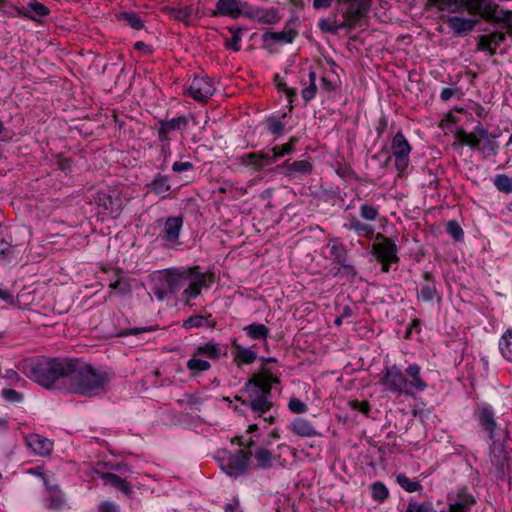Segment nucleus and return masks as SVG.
<instances>
[{"instance_id": "nucleus-57", "label": "nucleus", "mask_w": 512, "mask_h": 512, "mask_svg": "<svg viewBox=\"0 0 512 512\" xmlns=\"http://www.w3.org/2000/svg\"><path fill=\"white\" fill-rule=\"evenodd\" d=\"M258 156L261 164V169L277 161V158L275 156L274 151H272V148L268 149L267 151L258 152Z\"/></svg>"}, {"instance_id": "nucleus-45", "label": "nucleus", "mask_w": 512, "mask_h": 512, "mask_svg": "<svg viewBox=\"0 0 512 512\" xmlns=\"http://www.w3.org/2000/svg\"><path fill=\"white\" fill-rule=\"evenodd\" d=\"M308 77L309 85L301 91V96L305 102H309L310 100H312L317 92L316 72L311 70L308 74Z\"/></svg>"}, {"instance_id": "nucleus-2", "label": "nucleus", "mask_w": 512, "mask_h": 512, "mask_svg": "<svg viewBox=\"0 0 512 512\" xmlns=\"http://www.w3.org/2000/svg\"><path fill=\"white\" fill-rule=\"evenodd\" d=\"M379 383L386 391L407 398L415 397L428 387L416 363L409 364L404 371L396 364L385 366Z\"/></svg>"}, {"instance_id": "nucleus-26", "label": "nucleus", "mask_w": 512, "mask_h": 512, "mask_svg": "<svg viewBox=\"0 0 512 512\" xmlns=\"http://www.w3.org/2000/svg\"><path fill=\"white\" fill-rule=\"evenodd\" d=\"M344 228L368 240L376 238L375 227L369 223L362 222L355 216L349 218V221L344 224Z\"/></svg>"}, {"instance_id": "nucleus-33", "label": "nucleus", "mask_w": 512, "mask_h": 512, "mask_svg": "<svg viewBox=\"0 0 512 512\" xmlns=\"http://www.w3.org/2000/svg\"><path fill=\"white\" fill-rule=\"evenodd\" d=\"M190 120L195 124V117L192 114L181 115L168 120H159V125L165 126L166 129L171 131H184L187 129Z\"/></svg>"}, {"instance_id": "nucleus-63", "label": "nucleus", "mask_w": 512, "mask_h": 512, "mask_svg": "<svg viewBox=\"0 0 512 512\" xmlns=\"http://www.w3.org/2000/svg\"><path fill=\"white\" fill-rule=\"evenodd\" d=\"M160 154L163 157V162L158 166V169L165 170L168 157L171 155L170 144L160 145Z\"/></svg>"}, {"instance_id": "nucleus-27", "label": "nucleus", "mask_w": 512, "mask_h": 512, "mask_svg": "<svg viewBox=\"0 0 512 512\" xmlns=\"http://www.w3.org/2000/svg\"><path fill=\"white\" fill-rule=\"evenodd\" d=\"M288 428L292 433L303 438H312L320 435L313 424L303 417L295 418Z\"/></svg>"}, {"instance_id": "nucleus-59", "label": "nucleus", "mask_w": 512, "mask_h": 512, "mask_svg": "<svg viewBox=\"0 0 512 512\" xmlns=\"http://www.w3.org/2000/svg\"><path fill=\"white\" fill-rule=\"evenodd\" d=\"M319 27L323 32L337 34L338 27L336 21H331L329 19H321L319 21Z\"/></svg>"}, {"instance_id": "nucleus-60", "label": "nucleus", "mask_w": 512, "mask_h": 512, "mask_svg": "<svg viewBox=\"0 0 512 512\" xmlns=\"http://www.w3.org/2000/svg\"><path fill=\"white\" fill-rule=\"evenodd\" d=\"M192 170H194V165L190 161H185V162L176 161L172 165V171L176 172V173H182V172L192 171Z\"/></svg>"}, {"instance_id": "nucleus-54", "label": "nucleus", "mask_w": 512, "mask_h": 512, "mask_svg": "<svg viewBox=\"0 0 512 512\" xmlns=\"http://www.w3.org/2000/svg\"><path fill=\"white\" fill-rule=\"evenodd\" d=\"M335 268L337 269L335 275L344 276L349 279H353L357 274V271L351 260H348L342 265L335 266Z\"/></svg>"}, {"instance_id": "nucleus-42", "label": "nucleus", "mask_w": 512, "mask_h": 512, "mask_svg": "<svg viewBox=\"0 0 512 512\" xmlns=\"http://www.w3.org/2000/svg\"><path fill=\"white\" fill-rule=\"evenodd\" d=\"M118 19L124 21L127 25L135 30L144 28V22L140 16L134 12H121Z\"/></svg>"}, {"instance_id": "nucleus-3", "label": "nucleus", "mask_w": 512, "mask_h": 512, "mask_svg": "<svg viewBox=\"0 0 512 512\" xmlns=\"http://www.w3.org/2000/svg\"><path fill=\"white\" fill-rule=\"evenodd\" d=\"M435 3L442 12L459 14L467 11L472 16L503 23L512 33V11L500 9L493 0H436Z\"/></svg>"}, {"instance_id": "nucleus-51", "label": "nucleus", "mask_w": 512, "mask_h": 512, "mask_svg": "<svg viewBox=\"0 0 512 512\" xmlns=\"http://www.w3.org/2000/svg\"><path fill=\"white\" fill-rule=\"evenodd\" d=\"M446 232L454 241L460 242L464 239V231L456 220H450L446 224Z\"/></svg>"}, {"instance_id": "nucleus-12", "label": "nucleus", "mask_w": 512, "mask_h": 512, "mask_svg": "<svg viewBox=\"0 0 512 512\" xmlns=\"http://www.w3.org/2000/svg\"><path fill=\"white\" fill-rule=\"evenodd\" d=\"M391 150L394 157L395 168L400 174L404 173L410 163L409 155L412 148L401 131L394 135L391 142Z\"/></svg>"}, {"instance_id": "nucleus-46", "label": "nucleus", "mask_w": 512, "mask_h": 512, "mask_svg": "<svg viewBox=\"0 0 512 512\" xmlns=\"http://www.w3.org/2000/svg\"><path fill=\"white\" fill-rule=\"evenodd\" d=\"M493 184L500 192L512 193V179L506 174H497L493 179Z\"/></svg>"}, {"instance_id": "nucleus-9", "label": "nucleus", "mask_w": 512, "mask_h": 512, "mask_svg": "<svg viewBox=\"0 0 512 512\" xmlns=\"http://www.w3.org/2000/svg\"><path fill=\"white\" fill-rule=\"evenodd\" d=\"M252 451L237 450L220 459V468L230 477H240L248 472Z\"/></svg>"}, {"instance_id": "nucleus-47", "label": "nucleus", "mask_w": 512, "mask_h": 512, "mask_svg": "<svg viewBox=\"0 0 512 512\" xmlns=\"http://www.w3.org/2000/svg\"><path fill=\"white\" fill-rule=\"evenodd\" d=\"M405 512H435L431 501L417 502L410 500Z\"/></svg>"}, {"instance_id": "nucleus-55", "label": "nucleus", "mask_w": 512, "mask_h": 512, "mask_svg": "<svg viewBox=\"0 0 512 512\" xmlns=\"http://www.w3.org/2000/svg\"><path fill=\"white\" fill-rule=\"evenodd\" d=\"M229 31L232 33V38L228 40L225 45L227 48L233 50V51H239L241 49V28H229Z\"/></svg>"}, {"instance_id": "nucleus-34", "label": "nucleus", "mask_w": 512, "mask_h": 512, "mask_svg": "<svg viewBox=\"0 0 512 512\" xmlns=\"http://www.w3.org/2000/svg\"><path fill=\"white\" fill-rule=\"evenodd\" d=\"M287 113H282L281 116L272 114L265 120L266 130L276 138L281 137L285 133V123L283 121L286 118Z\"/></svg>"}, {"instance_id": "nucleus-14", "label": "nucleus", "mask_w": 512, "mask_h": 512, "mask_svg": "<svg viewBox=\"0 0 512 512\" xmlns=\"http://www.w3.org/2000/svg\"><path fill=\"white\" fill-rule=\"evenodd\" d=\"M214 93V82L207 76L194 77L187 89V95L198 102H207Z\"/></svg>"}, {"instance_id": "nucleus-8", "label": "nucleus", "mask_w": 512, "mask_h": 512, "mask_svg": "<svg viewBox=\"0 0 512 512\" xmlns=\"http://www.w3.org/2000/svg\"><path fill=\"white\" fill-rule=\"evenodd\" d=\"M474 415L478 421L479 426L488 433L491 440L501 441L506 437V433L501 431L496 422L494 409L487 403H481L475 409Z\"/></svg>"}, {"instance_id": "nucleus-31", "label": "nucleus", "mask_w": 512, "mask_h": 512, "mask_svg": "<svg viewBox=\"0 0 512 512\" xmlns=\"http://www.w3.org/2000/svg\"><path fill=\"white\" fill-rule=\"evenodd\" d=\"M326 247L329 249L330 256L333 258L334 263H336L337 266L350 260L348 257L347 247L337 239H330Z\"/></svg>"}, {"instance_id": "nucleus-64", "label": "nucleus", "mask_w": 512, "mask_h": 512, "mask_svg": "<svg viewBox=\"0 0 512 512\" xmlns=\"http://www.w3.org/2000/svg\"><path fill=\"white\" fill-rule=\"evenodd\" d=\"M169 130L165 128V126L159 125L158 131H157V137L158 140L161 142V145L164 144H170L171 139L168 136Z\"/></svg>"}, {"instance_id": "nucleus-48", "label": "nucleus", "mask_w": 512, "mask_h": 512, "mask_svg": "<svg viewBox=\"0 0 512 512\" xmlns=\"http://www.w3.org/2000/svg\"><path fill=\"white\" fill-rule=\"evenodd\" d=\"M208 325V319L203 315H192L183 321L184 329L201 328Z\"/></svg>"}, {"instance_id": "nucleus-41", "label": "nucleus", "mask_w": 512, "mask_h": 512, "mask_svg": "<svg viewBox=\"0 0 512 512\" xmlns=\"http://www.w3.org/2000/svg\"><path fill=\"white\" fill-rule=\"evenodd\" d=\"M396 481L407 492H419L422 490V485L419 481L411 480L404 473H400L396 476Z\"/></svg>"}, {"instance_id": "nucleus-23", "label": "nucleus", "mask_w": 512, "mask_h": 512, "mask_svg": "<svg viewBox=\"0 0 512 512\" xmlns=\"http://www.w3.org/2000/svg\"><path fill=\"white\" fill-rule=\"evenodd\" d=\"M147 189L150 193H153L161 199H166L170 195L172 186L167 175L157 173L153 180L147 184Z\"/></svg>"}, {"instance_id": "nucleus-7", "label": "nucleus", "mask_w": 512, "mask_h": 512, "mask_svg": "<svg viewBox=\"0 0 512 512\" xmlns=\"http://www.w3.org/2000/svg\"><path fill=\"white\" fill-rule=\"evenodd\" d=\"M460 141L471 149L481 151L485 157L496 155L499 147L498 142L480 122H478L472 132L462 133Z\"/></svg>"}, {"instance_id": "nucleus-17", "label": "nucleus", "mask_w": 512, "mask_h": 512, "mask_svg": "<svg viewBox=\"0 0 512 512\" xmlns=\"http://www.w3.org/2000/svg\"><path fill=\"white\" fill-rule=\"evenodd\" d=\"M153 282L152 292L159 301L165 300L170 295H175L172 268L160 272L159 275L153 279Z\"/></svg>"}, {"instance_id": "nucleus-13", "label": "nucleus", "mask_w": 512, "mask_h": 512, "mask_svg": "<svg viewBox=\"0 0 512 512\" xmlns=\"http://www.w3.org/2000/svg\"><path fill=\"white\" fill-rule=\"evenodd\" d=\"M375 239L378 240V242L373 243L371 253L378 261L399 262L398 247L394 240L380 233L376 234Z\"/></svg>"}, {"instance_id": "nucleus-35", "label": "nucleus", "mask_w": 512, "mask_h": 512, "mask_svg": "<svg viewBox=\"0 0 512 512\" xmlns=\"http://www.w3.org/2000/svg\"><path fill=\"white\" fill-rule=\"evenodd\" d=\"M257 463V468L260 469H269L273 466V462L275 457L272 452L264 447H257L254 451H252V455Z\"/></svg>"}, {"instance_id": "nucleus-43", "label": "nucleus", "mask_w": 512, "mask_h": 512, "mask_svg": "<svg viewBox=\"0 0 512 512\" xmlns=\"http://www.w3.org/2000/svg\"><path fill=\"white\" fill-rule=\"evenodd\" d=\"M359 214L360 217L367 222H374L380 216L379 209L367 202L360 205Z\"/></svg>"}, {"instance_id": "nucleus-1", "label": "nucleus", "mask_w": 512, "mask_h": 512, "mask_svg": "<svg viewBox=\"0 0 512 512\" xmlns=\"http://www.w3.org/2000/svg\"><path fill=\"white\" fill-rule=\"evenodd\" d=\"M279 382L277 375L267 368H262L245 382L240 394L235 396V400L251 411L254 417L262 418L272 424L276 419L272 413L274 406L272 387Z\"/></svg>"}, {"instance_id": "nucleus-21", "label": "nucleus", "mask_w": 512, "mask_h": 512, "mask_svg": "<svg viewBox=\"0 0 512 512\" xmlns=\"http://www.w3.org/2000/svg\"><path fill=\"white\" fill-rule=\"evenodd\" d=\"M297 31L290 23H286L284 30L280 32L267 31L262 35V41L266 46H272L277 42L290 44L297 36Z\"/></svg>"}, {"instance_id": "nucleus-62", "label": "nucleus", "mask_w": 512, "mask_h": 512, "mask_svg": "<svg viewBox=\"0 0 512 512\" xmlns=\"http://www.w3.org/2000/svg\"><path fill=\"white\" fill-rule=\"evenodd\" d=\"M98 512H119V506L113 501H103L98 506Z\"/></svg>"}, {"instance_id": "nucleus-30", "label": "nucleus", "mask_w": 512, "mask_h": 512, "mask_svg": "<svg viewBox=\"0 0 512 512\" xmlns=\"http://www.w3.org/2000/svg\"><path fill=\"white\" fill-rule=\"evenodd\" d=\"M508 456L502 445L495 446L493 449V456L491 459L492 465L495 468V474L498 478L505 477L509 470Z\"/></svg>"}, {"instance_id": "nucleus-6", "label": "nucleus", "mask_w": 512, "mask_h": 512, "mask_svg": "<svg viewBox=\"0 0 512 512\" xmlns=\"http://www.w3.org/2000/svg\"><path fill=\"white\" fill-rule=\"evenodd\" d=\"M172 279L175 296L180 295L186 302L196 299L202 289L209 288L212 283L199 266L173 267Z\"/></svg>"}, {"instance_id": "nucleus-18", "label": "nucleus", "mask_w": 512, "mask_h": 512, "mask_svg": "<svg viewBox=\"0 0 512 512\" xmlns=\"http://www.w3.org/2000/svg\"><path fill=\"white\" fill-rule=\"evenodd\" d=\"M245 17L263 24H275L281 19L277 8H260L252 7L250 5L245 12Z\"/></svg>"}, {"instance_id": "nucleus-24", "label": "nucleus", "mask_w": 512, "mask_h": 512, "mask_svg": "<svg viewBox=\"0 0 512 512\" xmlns=\"http://www.w3.org/2000/svg\"><path fill=\"white\" fill-rule=\"evenodd\" d=\"M422 278L425 283L422 285L421 289L417 291V299L424 302H431L438 296L435 277L432 272L425 271L422 274Z\"/></svg>"}, {"instance_id": "nucleus-38", "label": "nucleus", "mask_w": 512, "mask_h": 512, "mask_svg": "<svg viewBox=\"0 0 512 512\" xmlns=\"http://www.w3.org/2000/svg\"><path fill=\"white\" fill-rule=\"evenodd\" d=\"M196 9L193 5H186L181 7H173L170 9V15L179 21L188 23L195 15Z\"/></svg>"}, {"instance_id": "nucleus-25", "label": "nucleus", "mask_w": 512, "mask_h": 512, "mask_svg": "<svg viewBox=\"0 0 512 512\" xmlns=\"http://www.w3.org/2000/svg\"><path fill=\"white\" fill-rule=\"evenodd\" d=\"M27 446L39 456H47L53 450V442L39 434H30L26 437Z\"/></svg>"}, {"instance_id": "nucleus-39", "label": "nucleus", "mask_w": 512, "mask_h": 512, "mask_svg": "<svg viewBox=\"0 0 512 512\" xmlns=\"http://www.w3.org/2000/svg\"><path fill=\"white\" fill-rule=\"evenodd\" d=\"M186 367L192 373L198 374L210 370L211 364L209 361L201 359L200 356L193 355L192 358L187 361Z\"/></svg>"}, {"instance_id": "nucleus-16", "label": "nucleus", "mask_w": 512, "mask_h": 512, "mask_svg": "<svg viewBox=\"0 0 512 512\" xmlns=\"http://www.w3.org/2000/svg\"><path fill=\"white\" fill-rule=\"evenodd\" d=\"M337 2L346 19L359 21L370 10V0H337Z\"/></svg>"}, {"instance_id": "nucleus-22", "label": "nucleus", "mask_w": 512, "mask_h": 512, "mask_svg": "<svg viewBox=\"0 0 512 512\" xmlns=\"http://www.w3.org/2000/svg\"><path fill=\"white\" fill-rule=\"evenodd\" d=\"M227 346L209 341L198 345L194 350V356L205 357L213 361H218L222 356H226Z\"/></svg>"}, {"instance_id": "nucleus-52", "label": "nucleus", "mask_w": 512, "mask_h": 512, "mask_svg": "<svg viewBox=\"0 0 512 512\" xmlns=\"http://www.w3.org/2000/svg\"><path fill=\"white\" fill-rule=\"evenodd\" d=\"M109 288L116 290L120 295H128L132 290L129 279L127 278H119L116 281L111 282L109 284Z\"/></svg>"}, {"instance_id": "nucleus-10", "label": "nucleus", "mask_w": 512, "mask_h": 512, "mask_svg": "<svg viewBox=\"0 0 512 512\" xmlns=\"http://www.w3.org/2000/svg\"><path fill=\"white\" fill-rule=\"evenodd\" d=\"M183 224L184 220L182 216L168 217L162 224L157 239L167 248L178 249L181 245L180 234Z\"/></svg>"}, {"instance_id": "nucleus-36", "label": "nucleus", "mask_w": 512, "mask_h": 512, "mask_svg": "<svg viewBox=\"0 0 512 512\" xmlns=\"http://www.w3.org/2000/svg\"><path fill=\"white\" fill-rule=\"evenodd\" d=\"M247 337L252 340H259L266 342L270 336V330L264 324L251 323L243 328Z\"/></svg>"}, {"instance_id": "nucleus-28", "label": "nucleus", "mask_w": 512, "mask_h": 512, "mask_svg": "<svg viewBox=\"0 0 512 512\" xmlns=\"http://www.w3.org/2000/svg\"><path fill=\"white\" fill-rule=\"evenodd\" d=\"M279 168L285 169L283 174L287 177L295 175H309L312 172L313 165L309 160H298L290 163L286 160Z\"/></svg>"}, {"instance_id": "nucleus-44", "label": "nucleus", "mask_w": 512, "mask_h": 512, "mask_svg": "<svg viewBox=\"0 0 512 512\" xmlns=\"http://www.w3.org/2000/svg\"><path fill=\"white\" fill-rule=\"evenodd\" d=\"M297 143L298 138L292 136L287 143L272 147V151H274L275 156L278 160L286 155L291 154L294 151Z\"/></svg>"}, {"instance_id": "nucleus-53", "label": "nucleus", "mask_w": 512, "mask_h": 512, "mask_svg": "<svg viewBox=\"0 0 512 512\" xmlns=\"http://www.w3.org/2000/svg\"><path fill=\"white\" fill-rule=\"evenodd\" d=\"M26 9L28 12L33 13V15L31 16L32 18H34L35 16L45 17L50 12L49 9L45 5H43L42 3L37 2V1L29 2L27 4Z\"/></svg>"}, {"instance_id": "nucleus-32", "label": "nucleus", "mask_w": 512, "mask_h": 512, "mask_svg": "<svg viewBox=\"0 0 512 512\" xmlns=\"http://www.w3.org/2000/svg\"><path fill=\"white\" fill-rule=\"evenodd\" d=\"M97 473L99 474V477L102 479L105 485H109L121 491L124 494H129L131 492L130 484L126 480L119 477L118 475L109 472Z\"/></svg>"}, {"instance_id": "nucleus-11", "label": "nucleus", "mask_w": 512, "mask_h": 512, "mask_svg": "<svg viewBox=\"0 0 512 512\" xmlns=\"http://www.w3.org/2000/svg\"><path fill=\"white\" fill-rule=\"evenodd\" d=\"M447 509L440 512H472L476 504L475 497L467 488L452 490L447 494Z\"/></svg>"}, {"instance_id": "nucleus-5", "label": "nucleus", "mask_w": 512, "mask_h": 512, "mask_svg": "<svg viewBox=\"0 0 512 512\" xmlns=\"http://www.w3.org/2000/svg\"><path fill=\"white\" fill-rule=\"evenodd\" d=\"M72 359L49 358L36 362L29 377L46 389H65Z\"/></svg>"}, {"instance_id": "nucleus-19", "label": "nucleus", "mask_w": 512, "mask_h": 512, "mask_svg": "<svg viewBox=\"0 0 512 512\" xmlns=\"http://www.w3.org/2000/svg\"><path fill=\"white\" fill-rule=\"evenodd\" d=\"M442 19L451 28L456 36H462L470 33L474 30L478 24V20L475 18H466L459 16H447L442 15Z\"/></svg>"}, {"instance_id": "nucleus-37", "label": "nucleus", "mask_w": 512, "mask_h": 512, "mask_svg": "<svg viewBox=\"0 0 512 512\" xmlns=\"http://www.w3.org/2000/svg\"><path fill=\"white\" fill-rule=\"evenodd\" d=\"M499 350L507 361L512 362V329L506 330L500 337Z\"/></svg>"}, {"instance_id": "nucleus-61", "label": "nucleus", "mask_w": 512, "mask_h": 512, "mask_svg": "<svg viewBox=\"0 0 512 512\" xmlns=\"http://www.w3.org/2000/svg\"><path fill=\"white\" fill-rule=\"evenodd\" d=\"M350 406L353 410L359 411V412L363 413L364 415H368V413L370 412V405L366 401L360 402V401L354 400V401L350 402Z\"/></svg>"}, {"instance_id": "nucleus-15", "label": "nucleus", "mask_w": 512, "mask_h": 512, "mask_svg": "<svg viewBox=\"0 0 512 512\" xmlns=\"http://www.w3.org/2000/svg\"><path fill=\"white\" fill-rule=\"evenodd\" d=\"M249 4L241 0H217L215 9L211 12L213 17H230L237 19L245 16Z\"/></svg>"}, {"instance_id": "nucleus-49", "label": "nucleus", "mask_w": 512, "mask_h": 512, "mask_svg": "<svg viewBox=\"0 0 512 512\" xmlns=\"http://www.w3.org/2000/svg\"><path fill=\"white\" fill-rule=\"evenodd\" d=\"M371 495L375 501L384 502L388 498L389 491L382 482H375L371 486Z\"/></svg>"}, {"instance_id": "nucleus-56", "label": "nucleus", "mask_w": 512, "mask_h": 512, "mask_svg": "<svg viewBox=\"0 0 512 512\" xmlns=\"http://www.w3.org/2000/svg\"><path fill=\"white\" fill-rule=\"evenodd\" d=\"M288 409L294 414H304L308 411V406L298 398H291L288 402Z\"/></svg>"}, {"instance_id": "nucleus-4", "label": "nucleus", "mask_w": 512, "mask_h": 512, "mask_svg": "<svg viewBox=\"0 0 512 512\" xmlns=\"http://www.w3.org/2000/svg\"><path fill=\"white\" fill-rule=\"evenodd\" d=\"M110 378L106 371L72 359L66 390L87 397L104 393Z\"/></svg>"}, {"instance_id": "nucleus-58", "label": "nucleus", "mask_w": 512, "mask_h": 512, "mask_svg": "<svg viewBox=\"0 0 512 512\" xmlns=\"http://www.w3.org/2000/svg\"><path fill=\"white\" fill-rule=\"evenodd\" d=\"M1 396L4 400L11 403H19L23 400V395L16 390L13 389H3L1 391Z\"/></svg>"}, {"instance_id": "nucleus-20", "label": "nucleus", "mask_w": 512, "mask_h": 512, "mask_svg": "<svg viewBox=\"0 0 512 512\" xmlns=\"http://www.w3.org/2000/svg\"><path fill=\"white\" fill-rule=\"evenodd\" d=\"M505 40L506 35L503 32L494 31L489 34L480 35L477 38V49L479 51H486L489 56H493Z\"/></svg>"}, {"instance_id": "nucleus-50", "label": "nucleus", "mask_w": 512, "mask_h": 512, "mask_svg": "<svg viewBox=\"0 0 512 512\" xmlns=\"http://www.w3.org/2000/svg\"><path fill=\"white\" fill-rule=\"evenodd\" d=\"M239 161L242 165H244L246 167L253 168L257 171L262 170L258 152H251V153L244 154L239 158Z\"/></svg>"}, {"instance_id": "nucleus-29", "label": "nucleus", "mask_w": 512, "mask_h": 512, "mask_svg": "<svg viewBox=\"0 0 512 512\" xmlns=\"http://www.w3.org/2000/svg\"><path fill=\"white\" fill-rule=\"evenodd\" d=\"M233 358L237 366L251 364L257 359V353L251 348L240 345L236 339L232 340Z\"/></svg>"}, {"instance_id": "nucleus-40", "label": "nucleus", "mask_w": 512, "mask_h": 512, "mask_svg": "<svg viewBox=\"0 0 512 512\" xmlns=\"http://www.w3.org/2000/svg\"><path fill=\"white\" fill-rule=\"evenodd\" d=\"M97 203L99 206L103 207V210L109 214L112 215L115 213V216H117L120 212V205L118 201H115V208L113 206V200L110 195L108 194H99L97 199Z\"/></svg>"}]
</instances>
